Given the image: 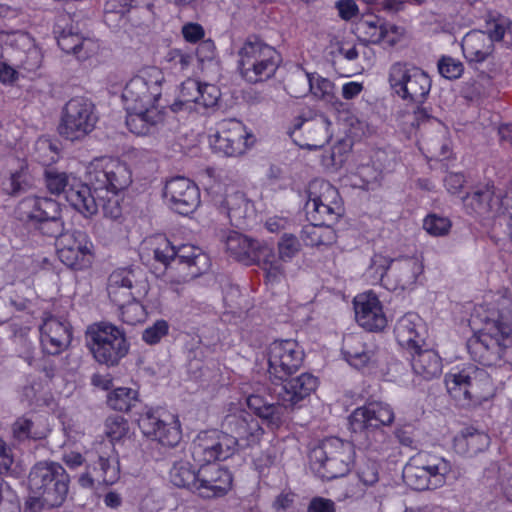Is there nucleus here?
Instances as JSON below:
<instances>
[{"label": "nucleus", "instance_id": "f257e3e1", "mask_svg": "<svg viewBox=\"0 0 512 512\" xmlns=\"http://www.w3.org/2000/svg\"><path fill=\"white\" fill-rule=\"evenodd\" d=\"M471 323L479 326L467 344L471 356L486 366L497 364L512 347V290L501 289L491 301L477 306Z\"/></svg>", "mask_w": 512, "mask_h": 512}, {"label": "nucleus", "instance_id": "f03ea898", "mask_svg": "<svg viewBox=\"0 0 512 512\" xmlns=\"http://www.w3.org/2000/svg\"><path fill=\"white\" fill-rule=\"evenodd\" d=\"M164 73L157 67H146L129 79L122 91V101L127 113L126 125L135 135L153 133L164 120L160 105Z\"/></svg>", "mask_w": 512, "mask_h": 512}, {"label": "nucleus", "instance_id": "7ed1b4c3", "mask_svg": "<svg viewBox=\"0 0 512 512\" xmlns=\"http://www.w3.org/2000/svg\"><path fill=\"white\" fill-rule=\"evenodd\" d=\"M86 177L99 209L106 217L117 219L121 215L118 194L132 184V172L126 163L114 157L93 159L86 167Z\"/></svg>", "mask_w": 512, "mask_h": 512}, {"label": "nucleus", "instance_id": "20e7f679", "mask_svg": "<svg viewBox=\"0 0 512 512\" xmlns=\"http://www.w3.org/2000/svg\"><path fill=\"white\" fill-rule=\"evenodd\" d=\"M445 386L451 398L462 407H477L495 396L490 375L482 368L467 364L445 374Z\"/></svg>", "mask_w": 512, "mask_h": 512}, {"label": "nucleus", "instance_id": "39448f33", "mask_svg": "<svg viewBox=\"0 0 512 512\" xmlns=\"http://www.w3.org/2000/svg\"><path fill=\"white\" fill-rule=\"evenodd\" d=\"M69 475L56 462H39L33 466L28 477L30 508H55L61 506L69 492Z\"/></svg>", "mask_w": 512, "mask_h": 512}, {"label": "nucleus", "instance_id": "423d86ee", "mask_svg": "<svg viewBox=\"0 0 512 512\" xmlns=\"http://www.w3.org/2000/svg\"><path fill=\"white\" fill-rule=\"evenodd\" d=\"M309 459L319 477L327 480L343 477L354 465L355 447L337 437L327 438L311 450Z\"/></svg>", "mask_w": 512, "mask_h": 512}, {"label": "nucleus", "instance_id": "0eeeda50", "mask_svg": "<svg viewBox=\"0 0 512 512\" xmlns=\"http://www.w3.org/2000/svg\"><path fill=\"white\" fill-rule=\"evenodd\" d=\"M279 61V54L275 48L257 38L245 41L238 51L239 72L250 83L272 77Z\"/></svg>", "mask_w": 512, "mask_h": 512}, {"label": "nucleus", "instance_id": "6e6552de", "mask_svg": "<svg viewBox=\"0 0 512 512\" xmlns=\"http://www.w3.org/2000/svg\"><path fill=\"white\" fill-rule=\"evenodd\" d=\"M88 345L97 362L115 366L129 351V342L125 332L117 326L100 322L87 330Z\"/></svg>", "mask_w": 512, "mask_h": 512}, {"label": "nucleus", "instance_id": "1a4fd4ad", "mask_svg": "<svg viewBox=\"0 0 512 512\" xmlns=\"http://www.w3.org/2000/svg\"><path fill=\"white\" fill-rule=\"evenodd\" d=\"M451 469L444 458L420 453L405 465L403 478L415 490L437 489L446 483Z\"/></svg>", "mask_w": 512, "mask_h": 512}, {"label": "nucleus", "instance_id": "9d476101", "mask_svg": "<svg viewBox=\"0 0 512 512\" xmlns=\"http://www.w3.org/2000/svg\"><path fill=\"white\" fill-rule=\"evenodd\" d=\"M46 184L53 194L65 193L68 203L84 217H91L99 211V204L88 184L72 173L49 170Z\"/></svg>", "mask_w": 512, "mask_h": 512}, {"label": "nucleus", "instance_id": "9b49d317", "mask_svg": "<svg viewBox=\"0 0 512 512\" xmlns=\"http://www.w3.org/2000/svg\"><path fill=\"white\" fill-rule=\"evenodd\" d=\"M389 86L396 96L407 102L421 103L431 89V79L422 69L397 62L388 72Z\"/></svg>", "mask_w": 512, "mask_h": 512}, {"label": "nucleus", "instance_id": "f8f14e48", "mask_svg": "<svg viewBox=\"0 0 512 512\" xmlns=\"http://www.w3.org/2000/svg\"><path fill=\"white\" fill-rule=\"evenodd\" d=\"M98 122L94 104L85 98L69 100L63 108L59 133L70 141L81 140L90 134Z\"/></svg>", "mask_w": 512, "mask_h": 512}, {"label": "nucleus", "instance_id": "ddd939ff", "mask_svg": "<svg viewBox=\"0 0 512 512\" xmlns=\"http://www.w3.org/2000/svg\"><path fill=\"white\" fill-rule=\"evenodd\" d=\"M0 42L7 46L5 54L15 62L23 77L36 75L42 65L43 55L27 33L1 32Z\"/></svg>", "mask_w": 512, "mask_h": 512}, {"label": "nucleus", "instance_id": "4468645a", "mask_svg": "<svg viewBox=\"0 0 512 512\" xmlns=\"http://www.w3.org/2000/svg\"><path fill=\"white\" fill-rule=\"evenodd\" d=\"M138 426L144 437L162 446L175 447L182 439L181 422L176 414L147 409L139 416Z\"/></svg>", "mask_w": 512, "mask_h": 512}, {"label": "nucleus", "instance_id": "2eb2a0df", "mask_svg": "<svg viewBox=\"0 0 512 512\" xmlns=\"http://www.w3.org/2000/svg\"><path fill=\"white\" fill-rule=\"evenodd\" d=\"M223 427L226 433L234 438L235 451L237 448H249L260 443L264 429L259 421L239 403L231 402L227 407V414L223 419Z\"/></svg>", "mask_w": 512, "mask_h": 512}, {"label": "nucleus", "instance_id": "dca6fc26", "mask_svg": "<svg viewBox=\"0 0 512 512\" xmlns=\"http://www.w3.org/2000/svg\"><path fill=\"white\" fill-rule=\"evenodd\" d=\"M236 441L226 432L208 430L200 432L191 444V455L200 465L223 461L234 455Z\"/></svg>", "mask_w": 512, "mask_h": 512}, {"label": "nucleus", "instance_id": "f3484780", "mask_svg": "<svg viewBox=\"0 0 512 512\" xmlns=\"http://www.w3.org/2000/svg\"><path fill=\"white\" fill-rule=\"evenodd\" d=\"M60 261L74 270H85L92 264L93 243L85 232L74 230L62 233L56 242Z\"/></svg>", "mask_w": 512, "mask_h": 512}, {"label": "nucleus", "instance_id": "a211bd4d", "mask_svg": "<svg viewBox=\"0 0 512 512\" xmlns=\"http://www.w3.org/2000/svg\"><path fill=\"white\" fill-rule=\"evenodd\" d=\"M209 143L216 153L239 156L253 145L254 136L237 120H224L209 136Z\"/></svg>", "mask_w": 512, "mask_h": 512}, {"label": "nucleus", "instance_id": "6ab92c4d", "mask_svg": "<svg viewBox=\"0 0 512 512\" xmlns=\"http://www.w3.org/2000/svg\"><path fill=\"white\" fill-rule=\"evenodd\" d=\"M303 360V349L294 340L274 341L269 346L268 371L275 379L285 380L301 367Z\"/></svg>", "mask_w": 512, "mask_h": 512}, {"label": "nucleus", "instance_id": "aec40b11", "mask_svg": "<svg viewBox=\"0 0 512 512\" xmlns=\"http://www.w3.org/2000/svg\"><path fill=\"white\" fill-rule=\"evenodd\" d=\"M61 208L57 201L47 197H27L22 199L15 209L16 217L25 223L38 225L52 223L55 231L49 235H55L61 228Z\"/></svg>", "mask_w": 512, "mask_h": 512}, {"label": "nucleus", "instance_id": "412c9836", "mask_svg": "<svg viewBox=\"0 0 512 512\" xmlns=\"http://www.w3.org/2000/svg\"><path fill=\"white\" fill-rule=\"evenodd\" d=\"M277 250L278 255L267 245L260 249L262 269L270 282H277L284 276L283 263L290 262L300 253L301 243L295 235L284 233L278 241Z\"/></svg>", "mask_w": 512, "mask_h": 512}, {"label": "nucleus", "instance_id": "4be33fe9", "mask_svg": "<svg viewBox=\"0 0 512 512\" xmlns=\"http://www.w3.org/2000/svg\"><path fill=\"white\" fill-rule=\"evenodd\" d=\"M342 353L345 360L356 369L380 374L388 371L383 355L367 346L359 335L344 337Z\"/></svg>", "mask_w": 512, "mask_h": 512}, {"label": "nucleus", "instance_id": "5701e85b", "mask_svg": "<svg viewBox=\"0 0 512 512\" xmlns=\"http://www.w3.org/2000/svg\"><path fill=\"white\" fill-rule=\"evenodd\" d=\"M424 273V261L420 255L400 256L393 259L386 275L385 288L392 291H411Z\"/></svg>", "mask_w": 512, "mask_h": 512}, {"label": "nucleus", "instance_id": "b1692460", "mask_svg": "<svg viewBox=\"0 0 512 512\" xmlns=\"http://www.w3.org/2000/svg\"><path fill=\"white\" fill-rule=\"evenodd\" d=\"M221 96L219 88L214 84L200 83L187 79L181 85L177 100L172 104L174 112L214 107Z\"/></svg>", "mask_w": 512, "mask_h": 512}, {"label": "nucleus", "instance_id": "393cba45", "mask_svg": "<svg viewBox=\"0 0 512 512\" xmlns=\"http://www.w3.org/2000/svg\"><path fill=\"white\" fill-rule=\"evenodd\" d=\"M163 196L169 208L181 215L193 213L200 205L199 188L185 177H175L167 181Z\"/></svg>", "mask_w": 512, "mask_h": 512}, {"label": "nucleus", "instance_id": "a878e982", "mask_svg": "<svg viewBox=\"0 0 512 512\" xmlns=\"http://www.w3.org/2000/svg\"><path fill=\"white\" fill-rule=\"evenodd\" d=\"M108 451L101 452L93 466L88 465L86 471L78 478L83 488H93L97 484L112 485L120 478L119 459L112 445Z\"/></svg>", "mask_w": 512, "mask_h": 512}, {"label": "nucleus", "instance_id": "bb28decb", "mask_svg": "<svg viewBox=\"0 0 512 512\" xmlns=\"http://www.w3.org/2000/svg\"><path fill=\"white\" fill-rule=\"evenodd\" d=\"M148 291V284L144 281L135 282L134 274L129 269H117L108 278V296L116 305H122L131 299L147 298Z\"/></svg>", "mask_w": 512, "mask_h": 512}, {"label": "nucleus", "instance_id": "cd10ccee", "mask_svg": "<svg viewBox=\"0 0 512 512\" xmlns=\"http://www.w3.org/2000/svg\"><path fill=\"white\" fill-rule=\"evenodd\" d=\"M353 306L357 323L366 330L381 331L387 326L383 305L373 291L356 295Z\"/></svg>", "mask_w": 512, "mask_h": 512}, {"label": "nucleus", "instance_id": "c85d7f7f", "mask_svg": "<svg viewBox=\"0 0 512 512\" xmlns=\"http://www.w3.org/2000/svg\"><path fill=\"white\" fill-rule=\"evenodd\" d=\"M395 419L393 408L382 401H371L356 408L349 416V423L354 431L367 428L389 426Z\"/></svg>", "mask_w": 512, "mask_h": 512}, {"label": "nucleus", "instance_id": "c756f323", "mask_svg": "<svg viewBox=\"0 0 512 512\" xmlns=\"http://www.w3.org/2000/svg\"><path fill=\"white\" fill-rule=\"evenodd\" d=\"M232 486L231 473L217 465H200L198 468V483L196 492L202 498H214L225 495Z\"/></svg>", "mask_w": 512, "mask_h": 512}, {"label": "nucleus", "instance_id": "7c9ffc66", "mask_svg": "<svg viewBox=\"0 0 512 512\" xmlns=\"http://www.w3.org/2000/svg\"><path fill=\"white\" fill-rule=\"evenodd\" d=\"M356 29L365 41L388 46L395 45L403 35L402 29L373 14L363 16Z\"/></svg>", "mask_w": 512, "mask_h": 512}, {"label": "nucleus", "instance_id": "2f4dec72", "mask_svg": "<svg viewBox=\"0 0 512 512\" xmlns=\"http://www.w3.org/2000/svg\"><path fill=\"white\" fill-rule=\"evenodd\" d=\"M277 400H279L277 398ZM247 406L259 417L269 429L277 430L284 425L288 419L290 412L294 409L284 401L277 403H269L259 390L247 396Z\"/></svg>", "mask_w": 512, "mask_h": 512}, {"label": "nucleus", "instance_id": "473e14b6", "mask_svg": "<svg viewBox=\"0 0 512 512\" xmlns=\"http://www.w3.org/2000/svg\"><path fill=\"white\" fill-rule=\"evenodd\" d=\"M71 327L65 320L54 316L46 317L40 327V341L44 351L56 355L64 351L70 344Z\"/></svg>", "mask_w": 512, "mask_h": 512}, {"label": "nucleus", "instance_id": "72a5a7b5", "mask_svg": "<svg viewBox=\"0 0 512 512\" xmlns=\"http://www.w3.org/2000/svg\"><path fill=\"white\" fill-rule=\"evenodd\" d=\"M394 334L398 344L412 353L425 345V325L416 313H406L395 325Z\"/></svg>", "mask_w": 512, "mask_h": 512}, {"label": "nucleus", "instance_id": "f704fd0d", "mask_svg": "<svg viewBox=\"0 0 512 512\" xmlns=\"http://www.w3.org/2000/svg\"><path fill=\"white\" fill-rule=\"evenodd\" d=\"M279 390H275L279 401H284L293 408L300 407V403L314 393L318 387V379L310 373L287 380H283Z\"/></svg>", "mask_w": 512, "mask_h": 512}, {"label": "nucleus", "instance_id": "c9c22d12", "mask_svg": "<svg viewBox=\"0 0 512 512\" xmlns=\"http://www.w3.org/2000/svg\"><path fill=\"white\" fill-rule=\"evenodd\" d=\"M464 204L471 212L483 214L486 212L500 213L502 210L512 209V188L505 195L495 194L493 187L487 186L464 198Z\"/></svg>", "mask_w": 512, "mask_h": 512}, {"label": "nucleus", "instance_id": "e433bc0d", "mask_svg": "<svg viewBox=\"0 0 512 512\" xmlns=\"http://www.w3.org/2000/svg\"><path fill=\"white\" fill-rule=\"evenodd\" d=\"M263 246L235 231L229 232L225 239L226 251L232 257L246 265L257 263L261 268L260 249Z\"/></svg>", "mask_w": 512, "mask_h": 512}, {"label": "nucleus", "instance_id": "4c0bfd02", "mask_svg": "<svg viewBox=\"0 0 512 512\" xmlns=\"http://www.w3.org/2000/svg\"><path fill=\"white\" fill-rule=\"evenodd\" d=\"M176 257L179 265L187 269L184 280L195 278L210 267L209 257L199 248L190 244L176 247Z\"/></svg>", "mask_w": 512, "mask_h": 512}, {"label": "nucleus", "instance_id": "58836bf2", "mask_svg": "<svg viewBox=\"0 0 512 512\" xmlns=\"http://www.w3.org/2000/svg\"><path fill=\"white\" fill-rule=\"evenodd\" d=\"M493 49L491 39L481 30L468 32L462 40V51L469 62L485 61L492 54Z\"/></svg>", "mask_w": 512, "mask_h": 512}, {"label": "nucleus", "instance_id": "ea45409f", "mask_svg": "<svg viewBox=\"0 0 512 512\" xmlns=\"http://www.w3.org/2000/svg\"><path fill=\"white\" fill-rule=\"evenodd\" d=\"M10 166L8 177L1 182L2 190L12 196L28 191L33 186V178L28 172L26 162L20 159H12Z\"/></svg>", "mask_w": 512, "mask_h": 512}, {"label": "nucleus", "instance_id": "a19ab883", "mask_svg": "<svg viewBox=\"0 0 512 512\" xmlns=\"http://www.w3.org/2000/svg\"><path fill=\"white\" fill-rule=\"evenodd\" d=\"M411 354V365L415 374L425 380L433 379L442 372V360L433 349L420 348Z\"/></svg>", "mask_w": 512, "mask_h": 512}, {"label": "nucleus", "instance_id": "79ce46f5", "mask_svg": "<svg viewBox=\"0 0 512 512\" xmlns=\"http://www.w3.org/2000/svg\"><path fill=\"white\" fill-rule=\"evenodd\" d=\"M306 78L309 84V91L315 99L333 108L341 105L336 94V86L331 80L317 73H306Z\"/></svg>", "mask_w": 512, "mask_h": 512}, {"label": "nucleus", "instance_id": "37998d69", "mask_svg": "<svg viewBox=\"0 0 512 512\" xmlns=\"http://www.w3.org/2000/svg\"><path fill=\"white\" fill-rule=\"evenodd\" d=\"M19 399L28 406L52 407L54 397L41 381L32 380L19 390Z\"/></svg>", "mask_w": 512, "mask_h": 512}, {"label": "nucleus", "instance_id": "c03bdc74", "mask_svg": "<svg viewBox=\"0 0 512 512\" xmlns=\"http://www.w3.org/2000/svg\"><path fill=\"white\" fill-rule=\"evenodd\" d=\"M169 477L174 486L196 492L198 468L188 460L176 461L170 469Z\"/></svg>", "mask_w": 512, "mask_h": 512}, {"label": "nucleus", "instance_id": "a18cd8bd", "mask_svg": "<svg viewBox=\"0 0 512 512\" xmlns=\"http://www.w3.org/2000/svg\"><path fill=\"white\" fill-rule=\"evenodd\" d=\"M490 437L480 431H462L454 439V447L458 453L476 454L488 448Z\"/></svg>", "mask_w": 512, "mask_h": 512}, {"label": "nucleus", "instance_id": "49530a36", "mask_svg": "<svg viewBox=\"0 0 512 512\" xmlns=\"http://www.w3.org/2000/svg\"><path fill=\"white\" fill-rule=\"evenodd\" d=\"M331 122L325 116H320L313 122L308 123V141L300 144L302 148L309 150L320 149L327 144L332 138V132L330 131Z\"/></svg>", "mask_w": 512, "mask_h": 512}, {"label": "nucleus", "instance_id": "de8ad7c7", "mask_svg": "<svg viewBox=\"0 0 512 512\" xmlns=\"http://www.w3.org/2000/svg\"><path fill=\"white\" fill-rule=\"evenodd\" d=\"M307 217L317 224H332L342 213L341 203L306 202Z\"/></svg>", "mask_w": 512, "mask_h": 512}, {"label": "nucleus", "instance_id": "09e8293b", "mask_svg": "<svg viewBox=\"0 0 512 512\" xmlns=\"http://www.w3.org/2000/svg\"><path fill=\"white\" fill-rule=\"evenodd\" d=\"M302 239L309 246L330 245L335 242L336 233L331 224L311 222L303 228Z\"/></svg>", "mask_w": 512, "mask_h": 512}, {"label": "nucleus", "instance_id": "8fccbe9b", "mask_svg": "<svg viewBox=\"0 0 512 512\" xmlns=\"http://www.w3.org/2000/svg\"><path fill=\"white\" fill-rule=\"evenodd\" d=\"M140 0H106L103 9L104 22L111 28L120 26L125 15L138 6Z\"/></svg>", "mask_w": 512, "mask_h": 512}, {"label": "nucleus", "instance_id": "3c124183", "mask_svg": "<svg viewBox=\"0 0 512 512\" xmlns=\"http://www.w3.org/2000/svg\"><path fill=\"white\" fill-rule=\"evenodd\" d=\"M139 401V392L131 387H118L107 395V405L116 411L128 412Z\"/></svg>", "mask_w": 512, "mask_h": 512}, {"label": "nucleus", "instance_id": "603ef678", "mask_svg": "<svg viewBox=\"0 0 512 512\" xmlns=\"http://www.w3.org/2000/svg\"><path fill=\"white\" fill-rule=\"evenodd\" d=\"M13 435L18 440L41 439L46 436L47 429L44 425L29 416L16 419L12 426Z\"/></svg>", "mask_w": 512, "mask_h": 512}, {"label": "nucleus", "instance_id": "864d4df0", "mask_svg": "<svg viewBox=\"0 0 512 512\" xmlns=\"http://www.w3.org/2000/svg\"><path fill=\"white\" fill-rule=\"evenodd\" d=\"M307 202L341 203L338 190L328 181L315 179L308 186Z\"/></svg>", "mask_w": 512, "mask_h": 512}, {"label": "nucleus", "instance_id": "5fc2aeb1", "mask_svg": "<svg viewBox=\"0 0 512 512\" xmlns=\"http://www.w3.org/2000/svg\"><path fill=\"white\" fill-rule=\"evenodd\" d=\"M393 259L381 253H375L365 271V277L371 284L381 283L385 287L386 275L391 270Z\"/></svg>", "mask_w": 512, "mask_h": 512}, {"label": "nucleus", "instance_id": "6e6d98bb", "mask_svg": "<svg viewBox=\"0 0 512 512\" xmlns=\"http://www.w3.org/2000/svg\"><path fill=\"white\" fill-rule=\"evenodd\" d=\"M145 245L153 252L154 259L161 264L166 266L170 261L175 260L176 247L165 236H153L145 242Z\"/></svg>", "mask_w": 512, "mask_h": 512}, {"label": "nucleus", "instance_id": "4d7b16f0", "mask_svg": "<svg viewBox=\"0 0 512 512\" xmlns=\"http://www.w3.org/2000/svg\"><path fill=\"white\" fill-rule=\"evenodd\" d=\"M144 301L147 303L150 302V300L146 298L135 300L131 299L122 305H118L121 320L129 325H136L143 322L147 316Z\"/></svg>", "mask_w": 512, "mask_h": 512}, {"label": "nucleus", "instance_id": "13d9d810", "mask_svg": "<svg viewBox=\"0 0 512 512\" xmlns=\"http://www.w3.org/2000/svg\"><path fill=\"white\" fill-rule=\"evenodd\" d=\"M511 31L512 21L505 16L498 15L486 21L484 32L489 36L494 45V42L504 39L507 34H511Z\"/></svg>", "mask_w": 512, "mask_h": 512}, {"label": "nucleus", "instance_id": "bf43d9fd", "mask_svg": "<svg viewBox=\"0 0 512 512\" xmlns=\"http://www.w3.org/2000/svg\"><path fill=\"white\" fill-rule=\"evenodd\" d=\"M452 227L448 217L437 214H429L423 221L424 230L431 236L441 237L447 235Z\"/></svg>", "mask_w": 512, "mask_h": 512}, {"label": "nucleus", "instance_id": "052dcab7", "mask_svg": "<svg viewBox=\"0 0 512 512\" xmlns=\"http://www.w3.org/2000/svg\"><path fill=\"white\" fill-rule=\"evenodd\" d=\"M128 433L129 424L126 419L121 416L107 418L105 422V434L112 444L127 437Z\"/></svg>", "mask_w": 512, "mask_h": 512}, {"label": "nucleus", "instance_id": "680f3d73", "mask_svg": "<svg viewBox=\"0 0 512 512\" xmlns=\"http://www.w3.org/2000/svg\"><path fill=\"white\" fill-rule=\"evenodd\" d=\"M170 326L164 319L155 321L142 332V340L148 345L158 344L169 333Z\"/></svg>", "mask_w": 512, "mask_h": 512}, {"label": "nucleus", "instance_id": "e2e57ef3", "mask_svg": "<svg viewBox=\"0 0 512 512\" xmlns=\"http://www.w3.org/2000/svg\"><path fill=\"white\" fill-rule=\"evenodd\" d=\"M0 512H20L16 494L2 478H0Z\"/></svg>", "mask_w": 512, "mask_h": 512}, {"label": "nucleus", "instance_id": "0e129e2a", "mask_svg": "<svg viewBox=\"0 0 512 512\" xmlns=\"http://www.w3.org/2000/svg\"><path fill=\"white\" fill-rule=\"evenodd\" d=\"M438 71L447 79H456L461 76L463 72V65L459 60L450 56H443L438 61Z\"/></svg>", "mask_w": 512, "mask_h": 512}, {"label": "nucleus", "instance_id": "69168bd1", "mask_svg": "<svg viewBox=\"0 0 512 512\" xmlns=\"http://www.w3.org/2000/svg\"><path fill=\"white\" fill-rule=\"evenodd\" d=\"M357 475L365 485L375 484L379 479L378 463L370 459L361 462L357 469Z\"/></svg>", "mask_w": 512, "mask_h": 512}, {"label": "nucleus", "instance_id": "338daca9", "mask_svg": "<svg viewBox=\"0 0 512 512\" xmlns=\"http://www.w3.org/2000/svg\"><path fill=\"white\" fill-rule=\"evenodd\" d=\"M165 60L171 64L172 68L184 71L190 66L192 55L181 49L174 48L167 52Z\"/></svg>", "mask_w": 512, "mask_h": 512}, {"label": "nucleus", "instance_id": "774afa93", "mask_svg": "<svg viewBox=\"0 0 512 512\" xmlns=\"http://www.w3.org/2000/svg\"><path fill=\"white\" fill-rule=\"evenodd\" d=\"M100 49L98 40L81 36L75 56L79 60H86L97 55Z\"/></svg>", "mask_w": 512, "mask_h": 512}]
</instances>
